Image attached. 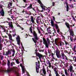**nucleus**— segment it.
Segmentation results:
<instances>
[{
	"label": "nucleus",
	"instance_id": "nucleus-1",
	"mask_svg": "<svg viewBox=\"0 0 76 76\" xmlns=\"http://www.w3.org/2000/svg\"><path fill=\"white\" fill-rule=\"evenodd\" d=\"M42 38L43 44L45 45L46 48H48V44H50V39H49V38L48 37L46 39H45V38L44 37H43Z\"/></svg>",
	"mask_w": 76,
	"mask_h": 76
},
{
	"label": "nucleus",
	"instance_id": "nucleus-2",
	"mask_svg": "<svg viewBox=\"0 0 76 76\" xmlns=\"http://www.w3.org/2000/svg\"><path fill=\"white\" fill-rule=\"evenodd\" d=\"M30 32L31 34H33V35L34 37V38H32L33 41H34V43H35V44H37V40L38 39L37 34L36 32L35 31H33V33L32 31V30L30 31Z\"/></svg>",
	"mask_w": 76,
	"mask_h": 76
},
{
	"label": "nucleus",
	"instance_id": "nucleus-3",
	"mask_svg": "<svg viewBox=\"0 0 76 76\" xmlns=\"http://www.w3.org/2000/svg\"><path fill=\"white\" fill-rule=\"evenodd\" d=\"M37 1L39 3V4H40V6L42 9V10L40 11V12H43L44 10H45V8L46 7L44 6V5L42 4V2H41V1L40 0H37Z\"/></svg>",
	"mask_w": 76,
	"mask_h": 76
},
{
	"label": "nucleus",
	"instance_id": "nucleus-4",
	"mask_svg": "<svg viewBox=\"0 0 76 76\" xmlns=\"http://www.w3.org/2000/svg\"><path fill=\"white\" fill-rule=\"evenodd\" d=\"M51 26H52L54 27V26H55L56 29H59V27H58V25L57 24H54V21H53V19H51Z\"/></svg>",
	"mask_w": 76,
	"mask_h": 76
},
{
	"label": "nucleus",
	"instance_id": "nucleus-5",
	"mask_svg": "<svg viewBox=\"0 0 76 76\" xmlns=\"http://www.w3.org/2000/svg\"><path fill=\"white\" fill-rule=\"evenodd\" d=\"M37 62H36V72L37 73H39V69L40 68V64H37Z\"/></svg>",
	"mask_w": 76,
	"mask_h": 76
},
{
	"label": "nucleus",
	"instance_id": "nucleus-6",
	"mask_svg": "<svg viewBox=\"0 0 76 76\" xmlns=\"http://www.w3.org/2000/svg\"><path fill=\"white\" fill-rule=\"evenodd\" d=\"M36 57H38L39 59H40V60L41 59V58H42L43 57V55L41 53H39L36 52Z\"/></svg>",
	"mask_w": 76,
	"mask_h": 76
},
{
	"label": "nucleus",
	"instance_id": "nucleus-7",
	"mask_svg": "<svg viewBox=\"0 0 76 76\" xmlns=\"http://www.w3.org/2000/svg\"><path fill=\"white\" fill-rule=\"evenodd\" d=\"M16 40L17 42V44L19 45H20V38L19 36H18L16 38Z\"/></svg>",
	"mask_w": 76,
	"mask_h": 76
},
{
	"label": "nucleus",
	"instance_id": "nucleus-8",
	"mask_svg": "<svg viewBox=\"0 0 76 76\" xmlns=\"http://www.w3.org/2000/svg\"><path fill=\"white\" fill-rule=\"evenodd\" d=\"M13 69L12 68L11 69H8L7 70H6V71H5L4 70H3L2 71V72H5L6 73H9L10 72L13 70Z\"/></svg>",
	"mask_w": 76,
	"mask_h": 76
},
{
	"label": "nucleus",
	"instance_id": "nucleus-9",
	"mask_svg": "<svg viewBox=\"0 0 76 76\" xmlns=\"http://www.w3.org/2000/svg\"><path fill=\"white\" fill-rule=\"evenodd\" d=\"M8 25L9 27H10V28H11L12 29H14V27H13V23H12V21L11 22H9Z\"/></svg>",
	"mask_w": 76,
	"mask_h": 76
},
{
	"label": "nucleus",
	"instance_id": "nucleus-10",
	"mask_svg": "<svg viewBox=\"0 0 76 76\" xmlns=\"http://www.w3.org/2000/svg\"><path fill=\"white\" fill-rule=\"evenodd\" d=\"M20 66L22 68L23 73H25V67L24 66H23L22 64H20Z\"/></svg>",
	"mask_w": 76,
	"mask_h": 76
},
{
	"label": "nucleus",
	"instance_id": "nucleus-11",
	"mask_svg": "<svg viewBox=\"0 0 76 76\" xmlns=\"http://www.w3.org/2000/svg\"><path fill=\"white\" fill-rule=\"evenodd\" d=\"M0 15H1L2 16H4V12L3 9H2L1 11H0Z\"/></svg>",
	"mask_w": 76,
	"mask_h": 76
},
{
	"label": "nucleus",
	"instance_id": "nucleus-12",
	"mask_svg": "<svg viewBox=\"0 0 76 76\" xmlns=\"http://www.w3.org/2000/svg\"><path fill=\"white\" fill-rule=\"evenodd\" d=\"M69 32L71 35H72V37L74 36V32H73V31L72 29L70 30H69Z\"/></svg>",
	"mask_w": 76,
	"mask_h": 76
},
{
	"label": "nucleus",
	"instance_id": "nucleus-13",
	"mask_svg": "<svg viewBox=\"0 0 76 76\" xmlns=\"http://www.w3.org/2000/svg\"><path fill=\"white\" fill-rule=\"evenodd\" d=\"M8 35L9 37V39L11 41H13V39H12V35L10 34H8Z\"/></svg>",
	"mask_w": 76,
	"mask_h": 76
},
{
	"label": "nucleus",
	"instance_id": "nucleus-14",
	"mask_svg": "<svg viewBox=\"0 0 76 76\" xmlns=\"http://www.w3.org/2000/svg\"><path fill=\"white\" fill-rule=\"evenodd\" d=\"M10 51L11 52L12 51L13 54L12 56V57H14V56H15V50L14 49H11Z\"/></svg>",
	"mask_w": 76,
	"mask_h": 76
},
{
	"label": "nucleus",
	"instance_id": "nucleus-15",
	"mask_svg": "<svg viewBox=\"0 0 76 76\" xmlns=\"http://www.w3.org/2000/svg\"><path fill=\"white\" fill-rule=\"evenodd\" d=\"M64 72H65V74L66 76H70V74L68 73V72H67V70L66 69H65Z\"/></svg>",
	"mask_w": 76,
	"mask_h": 76
},
{
	"label": "nucleus",
	"instance_id": "nucleus-16",
	"mask_svg": "<svg viewBox=\"0 0 76 76\" xmlns=\"http://www.w3.org/2000/svg\"><path fill=\"white\" fill-rule=\"evenodd\" d=\"M34 18L33 16H31V17L30 19L31 20V22L33 23H35V21L34 20Z\"/></svg>",
	"mask_w": 76,
	"mask_h": 76
},
{
	"label": "nucleus",
	"instance_id": "nucleus-17",
	"mask_svg": "<svg viewBox=\"0 0 76 76\" xmlns=\"http://www.w3.org/2000/svg\"><path fill=\"white\" fill-rule=\"evenodd\" d=\"M31 9H32V5L31 4L29 6L27 7V10H29Z\"/></svg>",
	"mask_w": 76,
	"mask_h": 76
},
{
	"label": "nucleus",
	"instance_id": "nucleus-18",
	"mask_svg": "<svg viewBox=\"0 0 76 76\" xmlns=\"http://www.w3.org/2000/svg\"><path fill=\"white\" fill-rule=\"evenodd\" d=\"M65 25L66 26L67 28H68L69 30H70V25L68 23L66 22L65 23Z\"/></svg>",
	"mask_w": 76,
	"mask_h": 76
},
{
	"label": "nucleus",
	"instance_id": "nucleus-19",
	"mask_svg": "<svg viewBox=\"0 0 76 76\" xmlns=\"http://www.w3.org/2000/svg\"><path fill=\"white\" fill-rule=\"evenodd\" d=\"M60 53V51L57 48L56 50V54Z\"/></svg>",
	"mask_w": 76,
	"mask_h": 76
},
{
	"label": "nucleus",
	"instance_id": "nucleus-20",
	"mask_svg": "<svg viewBox=\"0 0 76 76\" xmlns=\"http://www.w3.org/2000/svg\"><path fill=\"white\" fill-rule=\"evenodd\" d=\"M57 58H61V54L60 53H58V54H56Z\"/></svg>",
	"mask_w": 76,
	"mask_h": 76
},
{
	"label": "nucleus",
	"instance_id": "nucleus-21",
	"mask_svg": "<svg viewBox=\"0 0 76 76\" xmlns=\"http://www.w3.org/2000/svg\"><path fill=\"white\" fill-rule=\"evenodd\" d=\"M43 74L45 75L44 76H46V71H45V68H43Z\"/></svg>",
	"mask_w": 76,
	"mask_h": 76
},
{
	"label": "nucleus",
	"instance_id": "nucleus-22",
	"mask_svg": "<svg viewBox=\"0 0 76 76\" xmlns=\"http://www.w3.org/2000/svg\"><path fill=\"white\" fill-rule=\"evenodd\" d=\"M66 11H69V9H70L69 7V4L68 3H66Z\"/></svg>",
	"mask_w": 76,
	"mask_h": 76
},
{
	"label": "nucleus",
	"instance_id": "nucleus-23",
	"mask_svg": "<svg viewBox=\"0 0 76 76\" xmlns=\"http://www.w3.org/2000/svg\"><path fill=\"white\" fill-rule=\"evenodd\" d=\"M48 63H47V64H49V67H51V63H50L49 60H48Z\"/></svg>",
	"mask_w": 76,
	"mask_h": 76
},
{
	"label": "nucleus",
	"instance_id": "nucleus-24",
	"mask_svg": "<svg viewBox=\"0 0 76 76\" xmlns=\"http://www.w3.org/2000/svg\"><path fill=\"white\" fill-rule=\"evenodd\" d=\"M61 56L62 57L63 59H64V57H65L66 56L65 55H64V53H61Z\"/></svg>",
	"mask_w": 76,
	"mask_h": 76
},
{
	"label": "nucleus",
	"instance_id": "nucleus-25",
	"mask_svg": "<svg viewBox=\"0 0 76 76\" xmlns=\"http://www.w3.org/2000/svg\"><path fill=\"white\" fill-rule=\"evenodd\" d=\"M53 69V70L54 72H55V74L58 73V72L57 71V68H56V67H55Z\"/></svg>",
	"mask_w": 76,
	"mask_h": 76
},
{
	"label": "nucleus",
	"instance_id": "nucleus-26",
	"mask_svg": "<svg viewBox=\"0 0 76 76\" xmlns=\"http://www.w3.org/2000/svg\"><path fill=\"white\" fill-rule=\"evenodd\" d=\"M3 64L4 66V65H5V64H6V61L5 60H4L3 61Z\"/></svg>",
	"mask_w": 76,
	"mask_h": 76
},
{
	"label": "nucleus",
	"instance_id": "nucleus-27",
	"mask_svg": "<svg viewBox=\"0 0 76 76\" xmlns=\"http://www.w3.org/2000/svg\"><path fill=\"white\" fill-rule=\"evenodd\" d=\"M3 48V44H0V50H1L3 49L2 48Z\"/></svg>",
	"mask_w": 76,
	"mask_h": 76
},
{
	"label": "nucleus",
	"instance_id": "nucleus-28",
	"mask_svg": "<svg viewBox=\"0 0 76 76\" xmlns=\"http://www.w3.org/2000/svg\"><path fill=\"white\" fill-rule=\"evenodd\" d=\"M6 53L8 54L9 55L10 54H11L12 53V52H10V49H9L7 52Z\"/></svg>",
	"mask_w": 76,
	"mask_h": 76
},
{
	"label": "nucleus",
	"instance_id": "nucleus-29",
	"mask_svg": "<svg viewBox=\"0 0 76 76\" xmlns=\"http://www.w3.org/2000/svg\"><path fill=\"white\" fill-rule=\"evenodd\" d=\"M28 6V4H26L25 5V6H21L20 7V8H22V7H23V8H25V7H26V6Z\"/></svg>",
	"mask_w": 76,
	"mask_h": 76
},
{
	"label": "nucleus",
	"instance_id": "nucleus-30",
	"mask_svg": "<svg viewBox=\"0 0 76 76\" xmlns=\"http://www.w3.org/2000/svg\"><path fill=\"white\" fill-rule=\"evenodd\" d=\"M7 65H10V62L9 60L7 61Z\"/></svg>",
	"mask_w": 76,
	"mask_h": 76
},
{
	"label": "nucleus",
	"instance_id": "nucleus-31",
	"mask_svg": "<svg viewBox=\"0 0 76 76\" xmlns=\"http://www.w3.org/2000/svg\"><path fill=\"white\" fill-rule=\"evenodd\" d=\"M15 61H16L17 64H19V59H17L16 60H15Z\"/></svg>",
	"mask_w": 76,
	"mask_h": 76
},
{
	"label": "nucleus",
	"instance_id": "nucleus-32",
	"mask_svg": "<svg viewBox=\"0 0 76 76\" xmlns=\"http://www.w3.org/2000/svg\"><path fill=\"white\" fill-rule=\"evenodd\" d=\"M57 33H58V34H60V29H59V28L57 29Z\"/></svg>",
	"mask_w": 76,
	"mask_h": 76
},
{
	"label": "nucleus",
	"instance_id": "nucleus-33",
	"mask_svg": "<svg viewBox=\"0 0 76 76\" xmlns=\"http://www.w3.org/2000/svg\"><path fill=\"white\" fill-rule=\"evenodd\" d=\"M64 42L65 43V45H68V43L67 42H66V40H64Z\"/></svg>",
	"mask_w": 76,
	"mask_h": 76
},
{
	"label": "nucleus",
	"instance_id": "nucleus-34",
	"mask_svg": "<svg viewBox=\"0 0 76 76\" xmlns=\"http://www.w3.org/2000/svg\"><path fill=\"white\" fill-rule=\"evenodd\" d=\"M69 7H73V6L72 4H69Z\"/></svg>",
	"mask_w": 76,
	"mask_h": 76
},
{
	"label": "nucleus",
	"instance_id": "nucleus-35",
	"mask_svg": "<svg viewBox=\"0 0 76 76\" xmlns=\"http://www.w3.org/2000/svg\"><path fill=\"white\" fill-rule=\"evenodd\" d=\"M10 6H12V4L13 3H12V1H11V2H10Z\"/></svg>",
	"mask_w": 76,
	"mask_h": 76
},
{
	"label": "nucleus",
	"instance_id": "nucleus-36",
	"mask_svg": "<svg viewBox=\"0 0 76 76\" xmlns=\"http://www.w3.org/2000/svg\"><path fill=\"white\" fill-rule=\"evenodd\" d=\"M73 69V66H71L69 67V70H72Z\"/></svg>",
	"mask_w": 76,
	"mask_h": 76
},
{
	"label": "nucleus",
	"instance_id": "nucleus-37",
	"mask_svg": "<svg viewBox=\"0 0 76 76\" xmlns=\"http://www.w3.org/2000/svg\"><path fill=\"white\" fill-rule=\"evenodd\" d=\"M70 39L71 42H72L73 41V37H70Z\"/></svg>",
	"mask_w": 76,
	"mask_h": 76
},
{
	"label": "nucleus",
	"instance_id": "nucleus-38",
	"mask_svg": "<svg viewBox=\"0 0 76 76\" xmlns=\"http://www.w3.org/2000/svg\"><path fill=\"white\" fill-rule=\"evenodd\" d=\"M1 60H3V58H4V56H1Z\"/></svg>",
	"mask_w": 76,
	"mask_h": 76
},
{
	"label": "nucleus",
	"instance_id": "nucleus-39",
	"mask_svg": "<svg viewBox=\"0 0 76 76\" xmlns=\"http://www.w3.org/2000/svg\"><path fill=\"white\" fill-rule=\"evenodd\" d=\"M60 46H61L62 45V42H59Z\"/></svg>",
	"mask_w": 76,
	"mask_h": 76
},
{
	"label": "nucleus",
	"instance_id": "nucleus-40",
	"mask_svg": "<svg viewBox=\"0 0 76 76\" xmlns=\"http://www.w3.org/2000/svg\"><path fill=\"white\" fill-rule=\"evenodd\" d=\"M48 53L49 54H51V53H52V52L51 51V50H48Z\"/></svg>",
	"mask_w": 76,
	"mask_h": 76
},
{
	"label": "nucleus",
	"instance_id": "nucleus-41",
	"mask_svg": "<svg viewBox=\"0 0 76 76\" xmlns=\"http://www.w3.org/2000/svg\"><path fill=\"white\" fill-rule=\"evenodd\" d=\"M33 27H32V26H31L30 28V31H32V28Z\"/></svg>",
	"mask_w": 76,
	"mask_h": 76
},
{
	"label": "nucleus",
	"instance_id": "nucleus-42",
	"mask_svg": "<svg viewBox=\"0 0 76 76\" xmlns=\"http://www.w3.org/2000/svg\"><path fill=\"white\" fill-rule=\"evenodd\" d=\"M52 18H53V19L54 21H55V20H56V18H55V17L54 16H52Z\"/></svg>",
	"mask_w": 76,
	"mask_h": 76
},
{
	"label": "nucleus",
	"instance_id": "nucleus-43",
	"mask_svg": "<svg viewBox=\"0 0 76 76\" xmlns=\"http://www.w3.org/2000/svg\"><path fill=\"white\" fill-rule=\"evenodd\" d=\"M74 58H75V59L74 60V61L76 62V57L74 56L73 58V60H74Z\"/></svg>",
	"mask_w": 76,
	"mask_h": 76
},
{
	"label": "nucleus",
	"instance_id": "nucleus-44",
	"mask_svg": "<svg viewBox=\"0 0 76 76\" xmlns=\"http://www.w3.org/2000/svg\"><path fill=\"white\" fill-rule=\"evenodd\" d=\"M55 6V3L54 2H52V6Z\"/></svg>",
	"mask_w": 76,
	"mask_h": 76
},
{
	"label": "nucleus",
	"instance_id": "nucleus-45",
	"mask_svg": "<svg viewBox=\"0 0 76 76\" xmlns=\"http://www.w3.org/2000/svg\"><path fill=\"white\" fill-rule=\"evenodd\" d=\"M5 56H7L8 57H9V54L7 53H5Z\"/></svg>",
	"mask_w": 76,
	"mask_h": 76
},
{
	"label": "nucleus",
	"instance_id": "nucleus-46",
	"mask_svg": "<svg viewBox=\"0 0 76 76\" xmlns=\"http://www.w3.org/2000/svg\"><path fill=\"white\" fill-rule=\"evenodd\" d=\"M15 35H16V34H12V37H15Z\"/></svg>",
	"mask_w": 76,
	"mask_h": 76
},
{
	"label": "nucleus",
	"instance_id": "nucleus-47",
	"mask_svg": "<svg viewBox=\"0 0 76 76\" xmlns=\"http://www.w3.org/2000/svg\"><path fill=\"white\" fill-rule=\"evenodd\" d=\"M47 31L48 32V31H49V32H51V30L50 29H47Z\"/></svg>",
	"mask_w": 76,
	"mask_h": 76
},
{
	"label": "nucleus",
	"instance_id": "nucleus-48",
	"mask_svg": "<svg viewBox=\"0 0 76 76\" xmlns=\"http://www.w3.org/2000/svg\"><path fill=\"white\" fill-rule=\"evenodd\" d=\"M15 73L17 74V76H19V73H17V72H16V71L15 72Z\"/></svg>",
	"mask_w": 76,
	"mask_h": 76
},
{
	"label": "nucleus",
	"instance_id": "nucleus-49",
	"mask_svg": "<svg viewBox=\"0 0 76 76\" xmlns=\"http://www.w3.org/2000/svg\"><path fill=\"white\" fill-rule=\"evenodd\" d=\"M65 59L66 60H68V58L67 57V56H65Z\"/></svg>",
	"mask_w": 76,
	"mask_h": 76
},
{
	"label": "nucleus",
	"instance_id": "nucleus-50",
	"mask_svg": "<svg viewBox=\"0 0 76 76\" xmlns=\"http://www.w3.org/2000/svg\"><path fill=\"white\" fill-rule=\"evenodd\" d=\"M23 1L25 3H27V1H26V0H23Z\"/></svg>",
	"mask_w": 76,
	"mask_h": 76
},
{
	"label": "nucleus",
	"instance_id": "nucleus-51",
	"mask_svg": "<svg viewBox=\"0 0 76 76\" xmlns=\"http://www.w3.org/2000/svg\"><path fill=\"white\" fill-rule=\"evenodd\" d=\"M0 8H1V9H3V5L0 4Z\"/></svg>",
	"mask_w": 76,
	"mask_h": 76
},
{
	"label": "nucleus",
	"instance_id": "nucleus-52",
	"mask_svg": "<svg viewBox=\"0 0 76 76\" xmlns=\"http://www.w3.org/2000/svg\"><path fill=\"white\" fill-rule=\"evenodd\" d=\"M38 31L39 34H41V31H40V30H38Z\"/></svg>",
	"mask_w": 76,
	"mask_h": 76
},
{
	"label": "nucleus",
	"instance_id": "nucleus-53",
	"mask_svg": "<svg viewBox=\"0 0 76 76\" xmlns=\"http://www.w3.org/2000/svg\"><path fill=\"white\" fill-rule=\"evenodd\" d=\"M57 40H58L57 39H55V43L57 42Z\"/></svg>",
	"mask_w": 76,
	"mask_h": 76
},
{
	"label": "nucleus",
	"instance_id": "nucleus-54",
	"mask_svg": "<svg viewBox=\"0 0 76 76\" xmlns=\"http://www.w3.org/2000/svg\"><path fill=\"white\" fill-rule=\"evenodd\" d=\"M20 29H21L22 30H24V28H22V27H20Z\"/></svg>",
	"mask_w": 76,
	"mask_h": 76
},
{
	"label": "nucleus",
	"instance_id": "nucleus-55",
	"mask_svg": "<svg viewBox=\"0 0 76 76\" xmlns=\"http://www.w3.org/2000/svg\"><path fill=\"white\" fill-rule=\"evenodd\" d=\"M64 52L66 53H68V52H67V51L66 50H64Z\"/></svg>",
	"mask_w": 76,
	"mask_h": 76
},
{
	"label": "nucleus",
	"instance_id": "nucleus-56",
	"mask_svg": "<svg viewBox=\"0 0 76 76\" xmlns=\"http://www.w3.org/2000/svg\"><path fill=\"white\" fill-rule=\"evenodd\" d=\"M52 57H54V54L53 53H52Z\"/></svg>",
	"mask_w": 76,
	"mask_h": 76
},
{
	"label": "nucleus",
	"instance_id": "nucleus-57",
	"mask_svg": "<svg viewBox=\"0 0 76 76\" xmlns=\"http://www.w3.org/2000/svg\"><path fill=\"white\" fill-rule=\"evenodd\" d=\"M76 47V45H75L74 47V48H73L74 50H75Z\"/></svg>",
	"mask_w": 76,
	"mask_h": 76
},
{
	"label": "nucleus",
	"instance_id": "nucleus-58",
	"mask_svg": "<svg viewBox=\"0 0 76 76\" xmlns=\"http://www.w3.org/2000/svg\"><path fill=\"white\" fill-rule=\"evenodd\" d=\"M12 32H16V29H13Z\"/></svg>",
	"mask_w": 76,
	"mask_h": 76
},
{
	"label": "nucleus",
	"instance_id": "nucleus-59",
	"mask_svg": "<svg viewBox=\"0 0 76 76\" xmlns=\"http://www.w3.org/2000/svg\"><path fill=\"white\" fill-rule=\"evenodd\" d=\"M39 21L38 20H36V22L37 23H39Z\"/></svg>",
	"mask_w": 76,
	"mask_h": 76
},
{
	"label": "nucleus",
	"instance_id": "nucleus-60",
	"mask_svg": "<svg viewBox=\"0 0 76 76\" xmlns=\"http://www.w3.org/2000/svg\"><path fill=\"white\" fill-rule=\"evenodd\" d=\"M31 9H33V10H34L35 11H36V10H35V8H34L32 7V8H31Z\"/></svg>",
	"mask_w": 76,
	"mask_h": 76
},
{
	"label": "nucleus",
	"instance_id": "nucleus-61",
	"mask_svg": "<svg viewBox=\"0 0 76 76\" xmlns=\"http://www.w3.org/2000/svg\"><path fill=\"white\" fill-rule=\"evenodd\" d=\"M42 33H43V34H44V33H45V31H44L43 30H42Z\"/></svg>",
	"mask_w": 76,
	"mask_h": 76
},
{
	"label": "nucleus",
	"instance_id": "nucleus-62",
	"mask_svg": "<svg viewBox=\"0 0 76 76\" xmlns=\"http://www.w3.org/2000/svg\"><path fill=\"white\" fill-rule=\"evenodd\" d=\"M52 59H54V60H56V58L53 57H52Z\"/></svg>",
	"mask_w": 76,
	"mask_h": 76
},
{
	"label": "nucleus",
	"instance_id": "nucleus-63",
	"mask_svg": "<svg viewBox=\"0 0 76 76\" xmlns=\"http://www.w3.org/2000/svg\"><path fill=\"white\" fill-rule=\"evenodd\" d=\"M8 68L10 69V65H8Z\"/></svg>",
	"mask_w": 76,
	"mask_h": 76
},
{
	"label": "nucleus",
	"instance_id": "nucleus-64",
	"mask_svg": "<svg viewBox=\"0 0 76 76\" xmlns=\"http://www.w3.org/2000/svg\"><path fill=\"white\" fill-rule=\"evenodd\" d=\"M13 66V63L12 62L11 63V66Z\"/></svg>",
	"mask_w": 76,
	"mask_h": 76
}]
</instances>
